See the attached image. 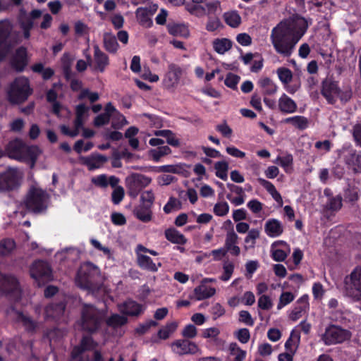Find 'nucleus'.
Listing matches in <instances>:
<instances>
[{
	"label": "nucleus",
	"mask_w": 361,
	"mask_h": 361,
	"mask_svg": "<svg viewBox=\"0 0 361 361\" xmlns=\"http://www.w3.org/2000/svg\"><path fill=\"white\" fill-rule=\"evenodd\" d=\"M307 28V23L303 18L279 23L272 29L270 35L271 44L276 53L284 57L290 56Z\"/></svg>",
	"instance_id": "1"
},
{
	"label": "nucleus",
	"mask_w": 361,
	"mask_h": 361,
	"mask_svg": "<svg viewBox=\"0 0 361 361\" xmlns=\"http://www.w3.org/2000/svg\"><path fill=\"white\" fill-rule=\"evenodd\" d=\"M104 280L99 268L92 262L83 263L77 274L75 283L80 288L90 291L98 290Z\"/></svg>",
	"instance_id": "2"
},
{
	"label": "nucleus",
	"mask_w": 361,
	"mask_h": 361,
	"mask_svg": "<svg viewBox=\"0 0 361 361\" xmlns=\"http://www.w3.org/2000/svg\"><path fill=\"white\" fill-rule=\"evenodd\" d=\"M49 195L42 188L32 186L27 194L25 204L26 208L34 213L44 212L49 204Z\"/></svg>",
	"instance_id": "3"
},
{
	"label": "nucleus",
	"mask_w": 361,
	"mask_h": 361,
	"mask_svg": "<svg viewBox=\"0 0 361 361\" xmlns=\"http://www.w3.org/2000/svg\"><path fill=\"white\" fill-rule=\"evenodd\" d=\"M8 99L12 104H20L27 99L32 94L29 81L25 77L16 78L10 85L8 90Z\"/></svg>",
	"instance_id": "4"
},
{
	"label": "nucleus",
	"mask_w": 361,
	"mask_h": 361,
	"mask_svg": "<svg viewBox=\"0 0 361 361\" xmlns=\"http://www.w3.org/2000/svg\"><path fill=\"white\" fill-rule=\"evenodd\" d=\"M81 314L82 328L90 333L96 331L104 319L103 312L91 305H85Z\"/></svg>",
	"instance_id": "5"
},
{
	"label": "nucleus",
	"mask_w": 361,
	"mask_h": 361,
	"mask_svg": "<svg viewBox=\"0 0 361 361\" xmlns=\"http://www.w3.org/2000/svg\"><path fill=\"white\" fill-rule=\"evenodd\" d=\"M344 291L346 295L355 301H361V266L356 267L344 279Z\"/></svg>",
	"instance_id": "6"
},
{
	"label": "nucleus",
	"mask_w": 361,
	"mask_h": 361,
	"mask_svg": "<svg viewBox=\"0 0 361 361\" xmlns=\"http://www.w3.org/2000/svg\"><path fill=\"white\" fill-rule=\"evenodd\" d=\"M23 178V173L16 168H8L0 173V191L7 192L17 189Z\"/></svg>",
	"instance_id": "7"
},
{
	"label": "nucleus",
	"mask_w": 361,
	"mask_h": 361,
	"mask_svg": "<svg viewBox=\"0 0 361 361\" xmlns=\"http://www.w3.org/2000/svg\"><path fill=\"white\" fill-rule=\"evenodd\" d=\"M13 28V25L9 20H0V60L8 54L16 43L11 37Z\"/></svg>",
	"instance_id": "8"
},
{
	"label": "nucleus",
	"mask_w": 361,
	"mask_h": 361,
	"mask_svg": "<svg viewBox=\"0 0 361 361\" xmlns=\"http://www.w3.org/2000/svg\"><path fill=\"white\" fill-rule=\"evenodd\" d=\"M351 337V333L345 329L336 325L328 326L322 336V341L326 345H335L341 343Z\"/></svg>",
	"instance_id": "9"
},
{
	"label": "nucleus",
	"mask_w": 361,
	"mask_h": 361,
	"mask_svg": "<svg viewBox=\"0 0 361 361\" xmlns=\"http://www.w3.org/2000/svg\"><path fill=\"white\" fill-rule=\"evenodd\" d=\"M0 291L12 300L17 301L20 298L18 281L13 276L0 274Z\"/></svg>",
	"instance_id": "10"
},
{
	"label": "nucleus",
	"mask_w": 361,
	"mask_h": 361,
	"mask_svg": "<svg viewBox=\"0 0 361 361\" xmlns=\"http://www.w3.org/2000/svg\"><path fill=\"white\" fill-rule=\"evenodd\" d=\"M152 181L149 177L140 173H132L126 178L128 193L131 197L135 198L140 191Z\"/></svg>",
	"instance_id": "11"
},
{
	"label": "nucleus",
	"mask_w": 361,
	"mask_h": 361,
	"mask_svg": "<svg viewBox=\"0 0 361 361\" xmlns=\"http://www.w3.org/2000/svg\"><path fill=\"white\" fill-rule=\"evenodd\" d=\"M30 276L38 285L44 284L52 279V272L49 264L44 261L38 260L32 263L30 269Z\"/></svg>",
	"instance_id": "12"
},
{
	"label": "nucleus",
	"mask_w": 361,
	"mask_h": 361,
	"mask_svg": "<svg viewBox=\"0 0 361 361\" xmlns=\"http://www.w3.org/2000/svg\"><path fill=\"white\" fill-rule=\"evenodd\" d=\"M94 344L93 340L90 336H84L80 345L73 348L71 352V361H90L89 357L83 355L86 350L93 349Z\"/></svg>",
	"instance_id": "13"
},
{
	"label": "nucleus",
	"mask_w": 361,
	"mask_h": 361,
	"mask_svg": "<svg viewBox=\"0 0 361 361\" xmlns=\"http://www.w3.org/2000/svg\"><path fill=\"white\" fill-rule=\"evenodd\" d=\"M157 4L137 8L135 11V17L138 23L142 27H150L153 24L151 17L157 12Z\"/></svg>",
	"instance_id": "14"
},
{
	"label": "nucleus",
	"mask_w": 361,
	"mask_h": 361,
	"mask_svg": "<svg viewBox=\"0 0 361 361\" xmlns=\"http://www.w3.org/2000/svg\"><path fill=\"white\" fill-rule=\"evenodd\" d=\"M338 88V82L330 78H326L322 82L321 92L328 103L334 104L336 102Z\"/></svg>",
	"instance_id": "15"
},
{
	"label": "nucleus",
	"mask_w": 361,
	"mask_h": 361,
	"mask_svg": "<svg viewBox=\"0 0 361 361\" xmlns=\"http://www.w3.org/2000/svg\"><path fill=\"white\" fill-rule=\"evenodd\" d=\"M7 314L17 323L22 324L27 331H33L37 326V323L29 315L16 310L13 308L8 310Z\"/></svg>",
	"instance_id": "16"
},
{
	"label": "nucleus",
	"mask_w": 361,
	"mask_h": 361,
	"mask_svg": "<svg viewBox=\"0 0 361 361\" xmlns=\"http://www.w3.org/2000/svg\"><path fill=\"white\" fill-rule=\"evenodd\" d=\"M172 350L180 355H188L196 353L199 348L197 345L188 339H179L171 344Z\"/></svg>",
	"instance_id": "17"
},
{
	"label": "nucleus",
	"mask_w": 361,
	"mask_h": 361,
	"mask_svg": "<svg viewBox=\"0 0 361 361\" xmlns=\"http://www.w3.org/2000/svg\"><path fill=\"white\" fill-rule=\"evenodd\" d=\"M183 74V69L178 65L170 63L164 82L167 88L175 87L179 82Z\"/></svg>",
	"instance_id": "18"
},
{
	"label": "nucleus",
	"mask_w": 361,
	"mask_h": 361,
	"mask_svg": "<svg viewBox=\"0 0 361 361\" xmlns=\"http://www.w3.org/2000/svg\"><path fill=\"white\" fill-rule=\"evenodd\" d=\"M41 153L42 150L37 146H30L24 143L21 152V157L23 159H20V161L30 164V168L32 169Z\"/></svg>",
	"instance_id": "19"
},
{
	"label": "nucleus",
	"mask_w": 361,
	"mask_h": 361,
	"mask_svg": "<svg viewBox=\"0 0 361 361\" xmlns=\"http://www.w3.org/2000/svg\"><path fill=\"white\" fill-rule=\"evenodd\" d=\"M24 142L20 140H14L8 143L6 147L5 151L6 155L11 158L19 161L23 159L21 157V152L23 147Z\"/></svg>",
	"instance_id": "20"
},
{
	"label": "nucleus",
	"mask_w": 361,
	"mask_h": 361,
	"mask_svg": "<svg viewBox=\"0 0 361 361\" xmlns=\"http://www.w3.org/2000/svg\"><path fill=\"white\" fill-rule=\"evenodd\" d=\"M94 69L101 73L104 72L109 66V57L104 53L98 45L94 46Z\"/></svg>",
	"instance_id": "21"
},
{
	"label": "nucleus",
	"mask_w": 361,
	"mask_h": 361,
	"mask_svg": "<svg viewBox=\"0 0 361 361\" xmlns=\"http://www.w3.org/2000/svg\"><path fill=\"white\" fill-rule=\"evenodd\" d=\"M107 160L106 157L99 154H93L82 159V164L90 171L102 167Z\"/></svg>",
	"instance_id": "22"
},
{
	"label": "nucleus",
	"mask_w": 361,
	"mask_h": 361,
	"mask_svg": "<svg viewBox=\"0 0 361 361\" xmlns=\"http://www.w3.org/2000/svg\"><path fill=\"white\" fill-rule=\"evenodd\" d=\"M345 162L355 173H361V152L350 150L345 156Z\"/></svg>",
	"instance_id": "23"
},
{
	"label": "nucleus",
	"mask_w": 361,
	"mask_h": 361,
	"mask_svg": "<svg viewBox=\"0 0 361 361\" xmlns=\"http://www.w3.org/2000/svg\"><path fill=\"white\" fill-rule=\"evenodd\" d=\"M278 106L279 110L283 114H293L298 109L295 102L286 94H283L279 99Z\"/></svg>",
	"instance_id": "24"
},
{
	"label": "nucleus",
	"mask_w": 361,
	"mask_h": 361,
	"mask_svg": "<svg viewBox=\"0 0 361 361\" xmlns=\"http://www.w3.org/2000/svg\"><path fill=\"white\" fill-rule=\"evenodd\" d=\"M91 181L94 185L99 188H105L109 185L114 188L119 183V178L114 176L108 177L106 174H101L93 177Z\"/></svg>",
	"instance_id": "25"
},
{
	"label": "nucleus",
	"mask_w": 361,
	"mask_h": 361,
	"mask_svg": "<svg viewBox=\"0 0 361 361\" xmlns=\"http://www.w3.org/2000/svg\"><path fill=\"white\" fill-rule=\"evenodd\" d=\"M264 231L267 235L275 238L281 235L283 228L280 221L276 219H271L266 222Z\"/></svg>",
	"instance_id": "26"
},
{
	"label": "nucleus",
	"mask_w": 361,
	"mask_h": 361,
	"mask_svg": "<svg viewBox=\"0 0 361 361\" xmlns=\"http://www.w3.org/2000/svg\"><path fill=\"white\" fill-rule=\"evenodd\" d=\"M27 65V52L24 47H20L16 51L12 60V66L18 71H22Z\"/></svg>",
	"instance_id": "27"
},
{
	"label": "nucleus",
	"mask_w": 361,
	"mask_h": 361,
	"mask_svg": "<svg viewBox=\"0 0 361 361\" xmlns=\"http://www.w3.org/2000/svg\"><path fill=\"white\" fill-rule=\"evenodd\" d=\"M65 307L66 305L63 301L51 303L45 307V317L53 319L59 318L63 314Z\"/></svg>",
	"instance_id": "28"
},
{
	"label": "nucleus",
	"mask_w": 361,
	"mask_h": 361,
	"mask_svg": "<svg viewBox=\"0 0 361 361\" xmlns=\"http://www.w3.org/2000/svg\"><path fill=\"white\" fill-rule=\"evenodd\" d=\"M133 214L140 221L145 223L149 222L152 220V207L140 204L135 207Z\"/></svg>",
	"instance_id": "29"
},
{
	"label": "nucleus",
	"mask_w": 361,
	"mask_h": 361,
	"mask_svg": "<svg viewBox=\"0 0 361 361\" xmlns=\"http://www.w3.org/2000/svg\"><path fill=\"white\" fill-rule=\"evenodd\" d=\"M89 107L83 104H78L75 108L74 126L82 128L83 124L88 116Z\"/></svg>",
	"instance_id": "30"
},
{
	"label": "nucleus",
	"mask_w": 361,
	"mask_h": 361,
	"mask_svg": "<svg viewBox=\"0 0 361 361\" xmlns=\"http://www.w3.org/2000/svg\"><path fill=\"white\" fill-rule=\"evenodd\" d=\"M283 123L290 124L293 127L303 130L309 126V119L302 116H295L286 118L282 121Z\"/></svg>",
	"instance_id": "31"
},
{
	"label": "nucleus",
	"mask_w": 361,
	"mask_h": 361,
	"mask_svg": "<svg viewBox=\"0 0 361 361\" xmlns=\"http://www.w3.org/2000/svg\"><path fill=\"white\" fill-rule=\"evenodd\" d=\"M120 311L126 315L137 316L142 312V310L140 304L133 300H128L120 307Z\"/></svg>",
	"instance_id": "32"
},
{
	"label": "nucleus",
	"mask_w": 361,
	"mask_h": 361,
	"mask_svg": "<svg viewBox=\"0 0 361 361\" xmlns=\"http://www.w3.org/2000/svg\"><path fill=\"white\" fill-rule=\"evenodd\" d=\"M103 44L104 49L111 54L116 53L119 47L116 37L110 32H105L104 34Z\"/></svg>",
	"instance_id": "33"
},
{
	"label": "nucleus",
	"mask_w": 361,
	"mask_h": 361,
	"mask_svg": "<svg viewBox=\"0 0 361 361\" xmlns=\"http://www.w3.org/2000/svg\"><path fill=\"white\" fill-rule=\"evenodd\" d=\"M137 264L142 269L153 272L157 271L158 267L161 265V263H158V265H157L149 257L145 255H137Z\"/></svg>",
	"instance_id": "34"
},
{
	"label": "nucleus",
	"mask_w": 361,
	"mask_h": 361,
	"mask_svg": "<svg viewBox=\"0 0 361 361\" xmlns=\"http://www.w3.org/2000/svg\"><path fill=\"white\" fill-rule=\"evenodd\" d=\"M216 293V290L212 287H207L204 285H200L194 290V295L197 300H202L213 296Z\"/></svg>",
	"instance_id": "35"
},
{
	"label": "nucleus",
	"mask_w": 361,
	"mask_h": 361,
	"mask_svg": "<svg viewBox=\"0 0 361 361\" xmlns=\"http://www.w3.org/2000/svg\"><path fill=\"white\" fill-rule=\"evenodd\" d=\"M169 32L173 36L188 37L189 30L184 24L169 23L167 25Z\"/></svg>",
	"instance_id": "36"
},
{
	"label": "nucleus",
	"mask_w": 361,
	"mask_h": 361,
	"mask_svg": "<svg viewBox=\"0 0 361 361\" xmlns=\"http://www.w3.org/2000/svg\"><path fill=\"white\" fill-rule=\"evenodd\" d=\"M300 334L293 331L290 334V338L286 341L285 343V348L286 352L295 353L299 343H300Z\"/></svg>",
	"instance_id": "37"
},
{
	"label": "nucleus",
	"mask_w": 361,
	"mask_h": 361,
	"mask_svg": "<svg viewBox=\"0 0 361 361\" xmlns=\"http://www.w3.org/2000/svg\"><path fill=\"white\" fill-rule=\"evenodd\" d=\"M259 85L263 90L264 94L271 95L276 92L278 87L269 78H264L259 80Z\"/></svg>",
	"instance_id": "38"
},
{
	"label": "nucleus",
	"mask_w": 361,
	"mask_h": 361,
	"mask_svg": "<svg viewBox=\"0 0 361 361\" xmlns=\"http://www.w3.org/2000/svg\"><path fill=\"white\" fill-rule=\"evenodd\" d=\"M165 237L173 243L184 244L186 242L184 235L174 228L166 230Z\"/></svg>",
	"instance_id": "39"
},
{
	"label": "nucleus",
	"mask_w": 361,
	"mask_h": 361,
	"mask_svg": "<svg viewBox=\"0 0 361 361\" xmlns=\"http://www.w3.org/2000/svg\"><path fill=\"white\" fill-rule=\"evenodd\" d=\"M224 21L232 27H237L241 23V18L236 11H231L224 14Z\"/></svg>",
	"instance_id": "40"
},
{
	"label": "nucleus",
	"mask_w": 361,
	"mask_h": 361,
	"mask_svg": "<svg viewBox=\"0 0 361 361\" xmlns=\"http://www.w3.org/2000/svg\"><path fill=\"white\" fill-rule=\"evenodd\" d=\"M232 47L231 40L226 38L217 39L213 42L214 49L220 54H224L228 51Z\"/></svg>",
	"instance_id": "41"
},
{
	"label": "nucleus",
	"mask_w": 361,
	"mask_h": 361,
	"mask_svg": "<svg viewBox=\"0 0 361 361\" xmlns=\"http://www.w3.org/2000/svg\"><path fill=\"white\" fill-rule=\"evenodd\" d=\"M260 236V232L257 228L250 229L246 237L245 238V246L244 248L245 250H247L250 248H254L256 243V240L258 239Z\"/></svg>",
	"instance_id": "42"
},
{
	"label": "nucleus",
	"mask_w": 361,
	"mask_h": 361,
	"mask_svg": "<svg viewBox=\"0 0 361 361\" xmlns=\"http://www.w3.org/2000/svg\"><path fill=\"white\" fill-rule=\"evenodd\" d=\"M16 248V243L11 238H5L0 241V256L10 255Z\"/></svg>",
	"instance_id": "43"
},
{
	"label": "nucleus",
	"mask_w": 361,
	"mask_h": 361,
	"mask_svg": "<svg viewBox=\"0 0 361 361\" xmlns=\"http://www.w3.org/2000/svg\"><path fill=\"white\" fill-rule=\"evenodd\" d=\"M204 6V15L216 14L222 11L221 2L219 0H207Z\"/></svg>",
	"instance_id": "44"
},
{
	"label": "nucleus",
	"mask_w": 361,
	"mask_h": 361,
	"mask_svg": "<svg viewBox=\"0 0 361 361\" xmlns=\"http://www.w3.org/2000/svg\"><path fill=\"white\" fill-rule=\"evenodd\" d=\"M214 169L216 170V176L219 178L226 180L228 175L227 172L228 170V164L225 161H217L214 164Z\"/></svg>",
	"instance_id": "45"
},
{
	"label": "nucleus",
	"mask_w": 361,
	"mask_h": 361,
	"mask_svg": "<svg viewBox=\"0 0 361 361\" xmlns=\"http://www.w3.org/2000/svg\"><path fill=\"white\" fill-rule=\"evenodd\" d=\"M228 350L231 355L235 356L234 361H243L246 356V352L242 350L236 343H231Z\"/></svg>",
	"instance_id": "46"
},
{
	"label": "nucleus",
	"mask_w": 361,
	"mask_h": 361,
	"mask_svg": "<svg viewBox=\"0 0 361 361\" xmlns=\"http://www.w3.org/2000/svg\"><path fill=\"white\" fill-rule=\"evenodd\" d=\"M276 73L281 82L284 85L289 84L293 79V73L287 68L281 67L276 70Z\"/></svg>",
	"instance_id": "47"
},
{
	"label": "nucleus",
	"mask_w": 361,
	"mask_h": 361,
	"mask_svg": "<svg viewBox=\"0 0 361 361\" xmlns=\"http://www.w3.org/2000/svg\"><path fill=\"white\" fill-rule=\"evenodd\" d=\"M171 152V150L170 147L167 145H165L150 150L149 154L155 161H158L161 157L169 154Z\"/></svg>",
	"instance_id": "48"
},
{
	"label": "nucleus",
	"mask_w": 361,
	"mask_h": 361,
	"mask_svg": "<svg viewBox=\"0 0 361 361\" xmlns=\"http://www.w3.org/2000/svg\"><path fill=\"white\" fill-rule=\"evenodd\" d=\"M20 27L23 32V36L25 39L30 37V31L33 27L34 23L30 18H24L20 20Z\"/></svg>",
	"instance_id": "49"
},
{
	"label": "nucleus",
	"mask_w": 361,
	"mask_h": 361,
	"mask_svg": "<svg viewBox=\"0 0 361 361\" xmlns=\"http://www.w3.org/2000/svg\"><path fill=\"white\" fill-rule=\"evenodd\" d=\"M127 322V318L119 314H113L106 321L108 326L113 328L120 327Z\"/></svg>",
	"instance_id": "50"
},
{
	"label": "nucleus",
	"mask_w": 361,
	"mask_h": 361,
	"mask_svg": "<svg viewBox=\"0 0 361 361\" xmlns=\"http://www.w3.org/2000/svg\"><path fill=\"white\" fill-rule=\"evenodd\" d=\"M178 324L173 322L167 324L164 328L158 331V336L161 339L168 338L170 335L176 329Z\"/></svg>",
	"instance_id": "51"
},
{
	"label": "nucleus",
	"mask_w": 361,
	"mask_h": 361,
	"mask_svg": "<svg viewBox=\"0 0 361 361\" xmlns=\"http://www.w3.org/2000/svg\"><path fill=\"white\" fill-rule=\"evenodd\" d=\"M223 274L219 279L223 281H228L234 271V264L229 261L225 262L223 264Z\"/></svg>",
	"instance_id": "52"
},
{
	"label": "nucleus",
	"mask_w": 361,
	"mask_h": 361,
	"mask_svg": "<svg viewBox=\"0 0 361 361\" xmlns=\"http://www.w3.org/2000/svg\"><path fill=\"white\" fill-rule=\"evenodd\" d=\"M353 96V91L349 85L343 86L342 89L338 88V93L336 98H339L341 102H348Z\"/></svg>",
	"instance_id": "53"
},
{
	"label": "nucleus",
	"mask_w": 361,
	"mask_h": 361,
	"mask_svg": "<svg viewBox=\"0 0 361 361\" xmlns=\"http://www.w3.org/2000/svg\"><path fill=\"white\" fill-rule=\"evenodd\" d=\"M213 211L216 216H224L229 212V205L226 202H219L214 205Z\"/></svg>",
	"instance_id": "54"
},
{
	"label": "nucleus",
	"mask_w": 361,
	"mask_h": 361,
	"mask_svg": "<svg viewBox=\"0 0 361 361\" xmlns=\"http://www.w3.org/2000/svg\"><path fill=\"white\" fill-rule=\"evenodd\" d=\"M294 298V295L290 292L282 293L279 298V302L277 305V309H282L284 306L288 305L292 301H293Z\"/></svg>",
	"instance_id": "55"
},
{
	"label": "nucleus",
	"mask_w": 361,
	"mask_h": 361,
	"mask_svg": "<svg viewBox=\"0 0 361 361\" xmlns=\"http://www.w3.org/2000/svg\"><path fill=\"white\" fill-rule=\"evenodd\" d=\"M238 241V236L233 230H231L226 233L224 249L236 245Z\"/></svg>",
	"instance_id": "56"
},
{
	"label": "nucleus",
	"mask_w": 361,
	"mask_h": 361,
	"mask_svg": "<svg viewBox=\"0 0 361 361\" xmlns=\"http://www.w3.org/2000/svg\"><path fill=\"white\" fill-rule=\"evenodd\" d=\"M359 190L355 187H349L345 191V200L350 202H355L359 199Z\"/></svg>",
	"instance_id": "57"
},
{
	"label": "nucleus",
	"mask_w": 361,
	"mask_h": 361,
	"mask_svg": "<svg viewBox=\"0 0 361 361\" xmlns=\"http://www.w3.org/2000/svg\"><path fill=\"white\" fill-rule=\"evenodd\" d=\"M114 188V189L111 194V200L115 204H118L123 200L125 195V191L122 186L116 185Z\"/></svg>",
	"instance_id": "58"
},
{
	"label": "nucleus",
	"mask_w": 361,
	"mask_h": 361,
	"mask_svg": "<svg viewBox=\"0 0 361 361\" xmlns=\"http://www.w3.org/2000/svg\"><path fill=\"white\" fill-rule=\"evenodd\" d=\"M185 9L192 15L195 16H204V6L202 5H197L195 4H185Z\"/></svg>",
	"instance_id": "59"
},
{
	"label": "nucleus",
	"mask_w": 361,
	"mask_h": 361,
	"mask_svg": "<svg viewBox=\"0 0 361 361\" xmlns=\"http://www.w3.org/2000/svg\"><path fill=\"white\" fill-rule=\"evenodd\" d=\"M293 156L291 154H286L283 157H278L274 161L275 164H279L281 167L286 169L293 164Z\"/></svg>",
	"instance_id": "60"
},
{
	"label": "nucleus",
	"mask_w": 361,
	"mask_h": 361,
	"mask_svg": "<svg viewBox=\"0 0 361 361\" xmlns=\"http://www.w3.org/2000/svg\"><path fill=\"white\" fill-rule=\"evenodd\" d=\"M273 306V302L269 296L266 295H261L258 299V307L264 310H270Z\"/></svg>",
	"instance_id": "61"
},
{
	"label": "nucleus",
	"mask_w": 361,
	"mask_h": 361,
	"mask_svg": "<svg viewBox=\"0 0 361 361\" xmlns=\"http://www.w3.org/2000/svg\"><path fill=\"white\" fill-rule=\"evenodd\" d=\"M140 200L142 203L152 207L154 201V195L152 190H146L141 195Z\"/></svg>",
	"instance_id": "62"
},
{
	"label": "nucleus",
	"mask_w": 361,
	"mask_h": 361,
	"mask_svg": "<svg viewBox=\"0 0 361 361\" xmlns=\"http://www.w3.org/2000/svg\"><path fill=\"white\" fill-rule=\"evenodd\" d=\"M239 80H240L239 76H238L233 73H229L227 75L224 82L227 87L232 88V89H235L236 87V85L238 83Z\"/></svg>",
	"instance_id": "63"
},
{
	"label": "nucleus",
	"mask_w": 361,
	"mask_h": 361,
	"mask_svg": "<svg viewBox=\"0 0 361 361\" xmlns=\"http://www.w3.org/2000/svg\"><path fill=\"white\" fill-rule=\"evenodd\" d=\"M327 207L332 211L339 210L342 207V197L341 196H336L331 198Z\"/></svg>",
	"instance_id": "64"
}]
</instances>
